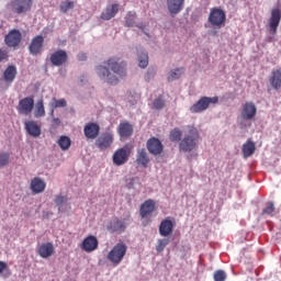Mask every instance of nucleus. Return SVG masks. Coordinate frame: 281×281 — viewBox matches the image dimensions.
<instances>
[{
  "label": "nucleus",
  "instance_id": "nucleus-1",
  "mask_svg": "<svg viewBox=\"0 0 281 281\" xmlns=\"http://www.w3.org/2000/svg\"><path fill=\"white\" fill-rule=\"evenodd\" d=\"M106 65L113 74L105 66H98L95 69L97 75L101 80L108 82V85H117V82H120V78H124V76H126V63L121 61L117 57H111L108 59ZM117 76H120V78Z\"/></svg>",
  "mask_w": 281,
  "mask_h": 281
},
{
  "label": "nucleus",
  "instance_id": "nucleus-2",
  "mask_svg": "<svg viewBox=\"0 0 281 281\" xmlns=\"http://www.w3.org/2000/svg\"><path fill=\"white\" fill-rule=\"evenodd\" d=\"M187 134L184 137L181 139L179 144L180 150L182 153H192V150H196V146L199 145V130L194 127L193 125L187 126Z\"/></svg>",
  "mask_w": 281,
  "mask_h": 281
},
{
  "label": "nucleus",
  "instance_id": "nucleus-3",
  "mask_svg": "<svg viewBox=\"0 0 281 281\" xmlns=\"http://www.w3.org/2000/svg\"><path fill=\"white\" fill-rule=\"evenodd\" d=\"M126 251H128V247L124 243H117L112 247V249L106 255V260L113 265V267H117L124 260V256H126Z\"/></svg>",
  "mask_w": 281,
  "mask_h": 281
},
{
  "label": "nucleus",
  "instance_id": "nucleus-4",
  "mask_svg": "<svg viewBox=\"0 0 281 281\" xmlns=\"http://www.w3.org/2000/svg\"><path fill=\"white\" fill-rule=\"evenodd\" d=\"M34 0H11L8 4L13 14H27L32 11Z\"/></svg>",
  "mask_w": 281,
  "mask_h": 281
},
{
  "label": "nucleus",
  "instance_id": "nucleus-5",
  "mask_svg": "<svg viewBox=\"0 0 281 281\" xmlns=\"http://www.w3.org/2000/svg\"><path fill=\"white\" fill-rule=\"evenodd\" d=\"M227 20V15L225 11L221 8H212L209 14V23L212 24L213 27H225V21Z\"/></svg>",
  "mask_w": 281,
  "mask_h": 281
},
{
  "label": "nucleus",
  "instance_id": "nucleus-6",
  "mask_svg": "<svg viewBox=\"0 0 281 281\" xmlns=\"http://www.w3.org/2000/svg\"><path fill=\"white\" fill-rule=\"evenodd\" d=\"M132 150L133 146L128 145H125L124 147L116 149L112 156V161L114 166H124V164L128 161Z\"/></svg>",
  "mask_w": 281,
  "mask_h": 281
},
{
  "label": "nucleus",
  "instance_id": "nucleus-7",
  "mask_svg": "<svg viewBox=\"0 0 281 281\" xmlns=\"http://www.w3.org/2000/svg\"><path fill=\"white\" fill-rule=\"evenodd\" d=\"M210 104H218V97H202L196 103L190 108L191 113H203L210 109Z\"/></svg>",
  "mask_w": 281,
  "mask_h": 281
},
{
  "label": "nucleus",
  "instance_id": "nucleus-8",
  "mask_svg": "<svg viewBox=\"0 0 281 281\" xmlns=\"http://www.w3.org/2000/svg\"><path fill=\"white\" fill-rule=\"evenodd\" d=\"M281 11L280 9H272L270 12V18L268 19V32L276 36L278 34V27H280Z\"/></svg>",
  "mask_w": 281,
  "mask_h": 281
},
{
  "label": "nucleus",
  "instance_id": "nucleus-9",
  "mask_svg": "<svg viewBox=\"0 0 281 281\" xmlns=\"http://www.w3.org/2000/svg\"><path fill=\"white\" fill-rule=\"evenodd\" d=\"M258 113V108H256V103L248 101L241 105L240 117L244 122H249L256 117Z\"/></svg>",
  "mask_w": 281,
  "mask_h": 281
},
{
  "label": "nucleus",
  "instance_id": "nucleus-10",
  "mask_svg": "<svg viewBox=\"0 0 281 281\" xmlns=\"http://www.w3.org/2000/svg\"><path fill=\"white\" fill-rule=\"evenodd\" d=\"M16 111L20 115H30L34 111V97H25L20 100Z\"/></svg>",
  "mask_w": 281,
  "mask_h": 281
},
{
  "label": "nucleus",
  "instance_id": "nucleus-11",
  "mask_svg": "<svg viewBox=\"0 0 281 281\" xmlns=\"http://www.w3.org/2000/svg\"><path fill=\"white\" fill-rule=\"evenodd\" d=\"M176 225H177V222H175L173 217H166L165 220H162L158 228L160 236H162L164 238H167V236H170Z\"/></svg>",
  "mask_w": 281,
  "mask_h": 281
},
{
  "label": "nucleus",
  "instance_id": "nucleus-12",
  "mask_svg": "<svg viewBox=\"0 0 281 281\" xmlns=\"http://www.w3.org/2000/svg\"><path fill=\"white\" fill-rule=\"evenodd\" d=\"M114 136L111 132H105L98 137L95 140V146L99 150H106V148H111L113 144Z\"/></svg>",
  "mask_w": 281,
  "mask_h": 281
},
{
  "label": "nucleus",
  "instance_id": "nucleus-13",
  "mask_svg": "<svg viewBox=\"0 0 281 281\" xmlns=\"http://www.w3.org/2000/svg\"><path fill=\"white\" fill-rule=\"evenodd\" d=\"M45 44V38L43 35H36L32 38L31 44L29 46V52L32 56H38L41 52H43V45Z\"/></svg>",
  "mask_w": 281,
  "mask_h": 281
},
{
  "label": "nucleus",
  "instance_id": "nucleus-14",
  "mask_svg": "<svg viewBox=\"0 0 281 281\" xmlns=\"http://www.w3.org/2000/svg\"><path fill=\"white\" fill-rule=\"evenodd\" d=\"M21 31L14 29L5 35L4 43L9 47H19V45H21Z\"/></svg>",
  "mask_w": 281,
  "mask_h": 281
},
{
  "label": "nucleus",
  "instance_id": "nucleus-15",
  "mask_svg": "<svg viewBox=\"0 0 281 281\" xmlns=\"http://www.w3.org/2000/svg\"><path fill=\"white\" fill-rule=\"evenodd\" d=\"M147 150L150 153V155H161L164 153V144H161V140L157 137H151L147 140Z\"/></svg>",
  "mask_w": 281,
  "mask_h": 281
},
{
  "label": "nucleus",
  "instance_id": "nucleus-16",
  "mask_svg": "<svg viewBox=\"0 0 281 281\" xmlns=\"http://www.w3.org/2000/svg\"><path fill=\"white\" fill-rule=\"evenodd\" d=\"M67 60V52L63 49H58L50 55V63L54 65V67H63Z\"/></svg>",
  "mask_w": 281,
  "mask_h": 281
},
{
  "label": "nucleus",
  "instance_id": "nucleus-17",
  "mask_svg": "<svg viewBox=\"0 0 281 281\" xmlns=\"http://www.w3.org/2000/svg\"><path fill=\"white\" fill-rule=\"evenodd\" d=\"M85 137L88 139H98V135H100V125L98 123H87L83 127Z\"/></svg>",
  "mask_w": 281,
  "mask_h": 281
},
{
  "label": "nucleus",
  "instance_id": "nucleus-18",
  "mask_svg": "<svg viewBox=\"0 0 281 281\" xmlns=\"http://www.w3.org/2000/svg\"><path fill=\"white\" fill-rule=\"evenodd\" d=\"M98 245H99L98 237L93 235H89L82 240L81 249L87 254H91V251H95V249H98Z\"/></svg>",
  "mask_w": 281,
  "mask_h": 281
},
{
  "label": "nucleus",
  "instance_id": "nucleus-19",
  "mask_svg": "<svg viewBox=\"0 0 281 281\" xmlns=\"http://www.w3.org/2000/svg\"><path fill=\"white\" fill-rule=\"evenodd\" d=\"M37 254L41 258L47 259L52 258L54 254H56V248L54 247L53 243H43L38 248H37Z\"/></svg>",
  "mask_w": 281,
  "mask_h": 281
},
{
  "label": "nucleus",
  "instance_id": "nucleus-20",
  "mask_svg": "<svg viewBox=\"0 0 281 281\" xmlns=\"http://www.w3.org/2000/svg\"><path fill=\"white\" fill-rule=\"evenodd\" d=\"M157 210V205L155 203V200H147L145 201L139 209V214L142 218H148L153 212Z\"/></svg>",
  "mask_w": 281,
  "mask_h": 281
},
{
  "label": "nucleus",
  "instance_id": "nucleus-21",
  "mask_svg": "<svg viewBox=\"0 0 281 281\" xmlns=\"http://www.w3.org/2000/svg\"><path fill=\"white\" fill-rule=\"evenodd\" d=\"M30 188L34 194H43V192H45V188H47V183L45 180L35 177L31 180Z\"/></svg>",
  "mask_w": 281,
  "mask_h": 281
},
{
  "label": "nucleus",
  "instance_id": "nucleus-22",
  "mask_svg": "<svg viewBox=\"0 0 281 281\" xmlns=\"http://www.w3.org/2000/svg\"><path fill=\"white\" fill-rule=\"evenodd\" d=\"M24 128L31 137H41V125H38L36 121H26L24 123Z\"/></svg>",
  "mask_w": 281,
  "mask_h": 281
},
{
  "label": "nucleus",
  "instance_id": "nucleus-23",
  "mask_svg": "<svg viewBox=\"0 0 281 281\" xmlns=\"http://www.w3.org/2000/svg\"><path fill=\"white\" fill-rule=\"evenodd\" d=\"M120 12V4H109L104 12L101 13L102 21H111V19H114V16Z\"/></svg>",
  "mask_w": 281,
  "mask_h": 281
},
{
  "label": "nucleus",
  "instance_id": "nucleus-24",
  "mask_svg": "<svg viewBox=\"0 0 281 281\" xmlns=\"http://www.w3.org/2000/svg\"><path fill=\"white\" fill-rule=\"evenodd\" d=\"M183 5H186V0H167V8L172 16L179 14L183 10Z\"/></svg>",
  "mask_w": 281,
  "mask_h": 281
},
{
  "label": "nucleus",
  "instance_id": "nucleus-25",
  "mask_svg": "<svg viewBox=\"0 0 281 281\" xmlns=\"http://www.w3.org/2000/svg\"><path fill=\"white\" fill-rule=\"evenodd\" d=\"M136 164L137 166H142L143 168H148V165L150 164V158L148 157V151H146V148L137 149Z\"/></svg>",
  "mask_w": 281,
  "mask_h": 281
},
{
  "label": "nucleus",
  "instance_id": "nucleus-26",
  "mask_svg": "<svg viewBox=\"0 0 281 281\" xmlns=\"http://www.w3.org/2000/svg\"><path fill=\"white\" fill-rule=\"evenodd\" d=\"M16 74H18L16 66L10 65L3 71L2 78L4 82H7V85H12L16 79Z\"/></svg>",
  "mask_w": 281,
  "mask_h": 281
},
{
  "label": "nucleus",
  "instance_id": "nucleus-27",
  "mask_svg": "<svg viewBox=\"0 0 281 281\" xmlns=\"http://www.w3.org/2000/svg\"><path fill=\"white\" fill-rule=\"evenodd\" d=\"M269 83L276 91H279V89H281V68L271 71V75L269 77Z\"/></svg>",
  "mask_w": 281,
  "mask_h": 281
},
{
  "label": "nucleus",
  "instance_id": "nucleus-28",
  "mask_svg": "<svg viewBox=\"0 0 281 281\" xmlns=\"http://www.w3.org/2000/svg\"><path fill=\"white\" fill-rule=\"evenodd\" d=\"M126 231V223L124 221L115 220L108 225V232L111 234H122Z\"/></svg>",
  "mask_w": 281,
  "mask_h": 281
},
{
  "label": "nucleus",
  "instance_id": "nucleus-29",
  "mask_svg": "<svg viewBox=\"0 0 281 281\" xmlns=\"http://www.w3.org/2000/svg\"><path fill=\"white\" fill-rule=\"evenodd\" d=\"M117 133L120 137H131L133 135V125L128 122H122L119 124Z\"/></svg>",
  "mask_w": 281,
  "mask_h": 281
},
{
  "label": "nucleus",
  "instance_id": "nucleus-30",
  "mask_svg": "<svg viewBox=\"0 0 281 281\" xmlns=\"http://www.w3.org/2000/svg\"><path fill=\"white\" fill-rule=\"evenodd\" d=\"M243 155L245 159H248V157H251L254 153H256V143L252 140L248 139L241 148Z\"/></svg>",
  "mask_w": 281,
  "mask_h": 281
},
{
  "label": "nucleus",
  "instance_id": "nucleus-31",
  "mask_svg": "<svg viewBox=\"0 0 281 281\" xmlns=\"http://www.w3.org/2000/svg\"><path fill=\"white\" fill-rule=\"evenodd\" d=\"M60 150H69L71 148V138L69 136H60L57 140Z\"/></svg>",
  "mask_w": 281,
  "mask_h": 281
},
{
  "label": "nucleus",
  "instance_id": "nucleus-32",
  "mask_svg": "<svg viewBox=\"0 0 281 281\" xmlns=\"http://www.w3.org/2000/svg\"><path fill=\"white\" fill-rule=\"evenodd\" d=\"M74 8H76V3L69 0L61 1L59 4V10L63 12V14H67L69 10H74Z\"/></svg>",
  "mask_w": 281,
  "mask_h": 281
},
{
  "label": "nucleus",
  "instance_id": "nucleus-33",
  "mask_svg": "<svg viewBox=\"0 0 281 281\" xmlns=\"http://www.w3.org/2000/svg\"><path fill=\"white\" fill-rule=\"evenodd\" d=\"M34 117H45V104L43 103V100L36 102Z\"/></svg>",
  "mask_w": 281,
  "mask_h": 281
},
{
  "label": "nucleus",
  "instance_id": "nucleus-34",
  "mask_svg": "<svg viewBox=\"0 0 281 281\" xmlns=\"http://www.w3.org/2000/svg\"><path fill=\"white\" fill-rule=\"evenodd\" d=\"M135 19H137V13L135 11H128L125 16L126 27H133L135 25Z\"/></svg>",
  "mask_w": 281,
  "mask_h": 281
},
{
  "label": "nucleus",
  "instance_id": "nucleus-35",
  "mask_svg": "<svg viewBox=\"0 0 281 281\" xmlns=\"http://www.w3.org/2000/svg\"><path fill=\"white\" fill-rule=\"evenodd\" d=\"M138 67L142 69H146V67H148V53L144 50L138 53Z\"/></svg>",
  "mask_w": 281,
  "mask_h": 281
},
{
  "label": "nucleus",
  "instance_id": "nucleus-36",
  "mask_svg": "<svg viewBox=\"0 0 281 281\" xmlns=\"http://www.w3.org/2000/svg\"><path fill=\"white\" fill-rule=\"evenodd\" d=\"M0 276H2V278H10V276H12V271L5 261H0Z\"/></svg>",
  "mask_w": 281,
  "mask_h": 281
},
{
  "label": "nucleus",
  "instance_id": "nucleus-37",
  "mask_svg": "<svg viewBox=\"0 0 281 281\" xmlns=\"http://www.w3.org/2000/svg\"><path fill=\"white\" fill-rule=\"evenodd\" d=\"M166 106V100H164V95H159L154 100L153 109L156 111H161Z\"/></svg>",
  "mask_w": 281,
  "mask_h": 281
},
{
  "label": "nucleus",
  "instance_id": "nucleus-38",
  "mask_svg": "<svg viewBox=\"0 0 281 281\" xmlns=\"http://www.w3.org/2000/svg\"><path fill=\"white\" fill-rule=\"evenodd\" d=\"M168 245H170V239H168V238L158 239V244L156 246V251L158 254H161V251H164L166 249V247H168Z\"/></svg>",
  "mask_w": 281,
  "mask_h": 281
},
{
  "label": "nucleus",
  "instance_id": "nucleus-39",
  "mask_svg": "<svg viewBox=\"0 0 281 281\" xmlns=\"http://www.w3.org/2000/svg\"><path fill=\"white\" fill-rule=\"evenodd\" d=\"M183 133L179 128H175L170 132L169 138L170 142H181V136Z\"/></svg>",
  "mask_w": 281,
  "mask_h": 281
},
{
  "label": "nucleus",
  "instance_id": "nucleus-40",
  "mask_svg": "<svg viewBox=\"0 0 281 281\" xmlns=\"http://www.w3.org/2000/svg\"><path fill=\"white\" fill-rule=\"evenodd\" d=\"M52 106L53 109H65V106H67V100L65 99H56L54 98L53 99V102H52Z\"/></svg>",
  "mask_w": 281,
  "mask_h": 281
},
{
  "label": "nucleus",
  "instance_id": "nucleus-41",
  "mask_svg": "<svg viewBox=\"0 0 281 281\" xmlns=\"http://www.w3.org/2000/svg\"><path fill=\"white\" fill-rule=\"evenodd\" d=\"M183 75V68H177L176 70L171 71L168 80H179V78H181V76Z\"/></svg>",
  "mask_w": 281,
  "mask_h": 281
},
{
  "label": "nucleus",
  "instance_id": "nucleus-42",
  "mask_svg": "<svg viewBox=\"0 0 281 281\" xmlns=\"http://www.w3.org/2000/svg\"><path fill=\"white\" fill-rule=\"evenodd\" d=\"M214 281H225L227 280V273L224 270H216L213 274Z\"/></svg>",
  "mask_w": 281,
  "mask_h": 281
},
{
  "label": "nucleus",
  "instance_id": "nucleus-43",
  "mask_svg": "<svg viewBox=\"0 0 281 281\" xmlns=\"http://www.w3.org/2000/svg\"><path fill=\"white\" fill-rule=\"evenodd\" d=\"M67 201H68L67 195H56L55 198V204L59 210L65 205V203H67Z\"/></svg>",
  "mask_w": 281,
  "mask_h": 281
},
{
  "label": "nucleus",
  "instance_id": "nucleus-44",
  "mask_svg": "<svg viewBox=\"0 0 281 281\" xmlns=\"http://www.w3.org/2000/svg\"><path fill=\"white\" fill-rule=\"evenodd\" d=\"M273 212H276V206L273 205V202H268L267 206L262 211V214H268V216H273Z\"/></svg>",
  "mask_w": 281,
  "mask_h": 281
},
{
  "label": "nucleus",
  "instance_id": "nucleus-45",
  "mask_svg": "<svg viewBox=\"0 0 281 281\" xmlns=\"http://www.w3.org/2000/svg\"><path fill=\"white\" fill-rule=\"evenodd\" d=\"M10 161V156L8 154H0V168H3V166H8Z\"/></svg>",
  "mask_w": 281,
  "mask_h": 281
},
{
  "label": "nucleus",
  "instance_id": "nucleus-46",
  "mask_svg": "<svg viewBox=\"0 0 281 281\" xmlns=\"http://www.w3.org/2000/svg\"><path fill=\"white\" fill-rule=\"evenodd\" d=\"M3 60H8V49L0 48V63H3Z\"/></svg>",
  "mask_w": 281,
  "mask_h": 281
},
{
  "label": "nucleus",
  "instance_id": "nucleus-47",
  "mask_svg": "<svg viewBox=\"0 0 281 281\" xmlns=\"http://www.w3.org/2000/svg\"><path fill=\"white\" fill-rule=\"evenodd\" d=\"M60 124H61L60 119H58V117L52 119V127L53 128H58V126H60Z\"/></svg>",
  "mask_w": 281,
  "mask_h": 281
},
{
  "label": "nucleus",
  "instance_id": "nucleus-48",
  "mask_svg": "<svg viewBox=\"0 0 281 281\" xmlns=\"http://www.w3.org/2000/svg\"><path fill=\"white\" fill-rule=\"evenodd\" d=\"M78 60H87V54L85 53H79L77 56Z\"/></svg>",
  "mask_w": 281,
  "mask_h": 281
},
{
  "label": "nucleus",
  "instance_id": "nucleus-49",
  "mask_svg": "<svg viewBox=\"0 0 281 281\" xmlns=\"http://www.w3.org/2000/svg\"><path fill=\"white\" fill-rule=\"evenodd\" d=\"M271 41H273V38H272V37H269V38H268V43H271Z\"/></svg>",
  "mask_w": 281,
  "mask_h": 281
},
{
  "label": "nucleus",
  "instance_id": "nucleus-50",
  "mask_svg": "<svg viewBox=\"0 0 281 281\" xmlns=\"http://www.w3.org/2000/svg\"><path fill=\"white\" fill-rule=\"evenodd\" d=\"M52 117L54 116V111L50 112Z\"/></svg>",
  "mask_w": 281,
  "mask_h": 281
},
{
  "label": "nucleus",
  "instance_id": "nucleus-51",
  "mask_svg": "<svg viewBox=\"0 0 281 281\" xmlns=\"http://www.w3.org/2000/svg\"><path fill=\"white\" fill-rule=\"evenodd\" d=\"M138 27L142 30V26H140V25H138Z\"/></svg>",
  "mask_w": 281,
  "mask_h": 281
}]
</instances>
